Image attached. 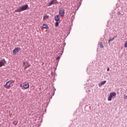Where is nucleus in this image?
<instances>
[{
	"mask_svg": "<svg viewBox=\"0 0 127 127\" xmlns=\"http://www.w3.org/2000/svg\"><path fill=\"white\" fill-rule=\"evenodd\" d=\"M20 88H22V84H20Z\"/></svg>",
	"mask_w": 127,
	"mask_h": 127,
	"instance_id": "aec40b11",
	"label": "nucleus"
},
{
	"mask_svg": "<svg viewBox=\"0 0 127 127\" xmlns=\"http://www.w3.org/2000/svg\"><path fill=\"white\" fill-rule=\"evenodd\" d=\"M127 96H124V100H127Z\"/></svg>",
	"mask_w": 127,
	"mask_h": 127,
	"instance_id": "6ab92c4d",
	"label": "nucleus"
},
{
	"mask_svg": "<svg viewBox=\"0 0 127 127\" xmlns=\"http://www.w3.org/2000/svg\"><path fill=\"white\" fill-rule=\"evenodd\" d=\"M13 83V80L12 79L6 82L5 85H4V87L7 88V87H10V86L12 85Z\"/></svg>",
	"mask_w": 127,
	"mask_h": 127,
	"instance_id": "7ed1b4c3",
	"label": "nucleus"
},
{
	"mask_svg": "<svg viewBox=\"0 0 127 127\" xmlns=\"http://www.w3.org/2000/svg\"><path fill=\"white\" fill-rule=\"evenodd\" d=\"M55 26H56V27H58V26H59V22H56L55 23Z\"/></svg>",
	"mask_w": 127,
	"mask_h": 127,
	"instance_id": "dca6fc26",
	"label": "nucleus"
},
{
	"mask_svg": "<svg viewBox=\"0 0 127 127\" xmlns=\"http://www.w3.org/2000/svg\"><path fill=\"white\" fill-rule=\"evenodd\" d=\"M49 26H48V25L47 24H44L43 25V28H45V29H48V28H49Z\"/></svg>",
	"mask_w": 127,
	"mask_h": 127,
	"instance_id": "f8f14e48",
	"label": "nucleus"
},
{
	"mask_svg": "<svg viewBox=\"0 0 127 127\" xmlns=\"http://www.w3.org/2000/svg\"><path fill=\"white\" fill-rule=\"evenodd\" d=\"M99 45L100 47V48H104V44H103L102 43H99Z\"/></svg>",
	"mask_w": 127,
	"mask_h": 127,
	"instance_id": "4468645a",
	"label": "nucleus"
},
{
	"mask_svg": "<svg viewBox=\"0 0 127 127\" xmlns=\"http://www.w3.org/2000/svg\"><path fill=\"white\" fill-rule=\"evenodd\" d=\"M114 39H115V37L112 38H110L108 40V42L109 43H110V42H112V41H113V40H114Z\"/></svg>",
	"mask_w": 127,
	"mask_h": 127,
	"instance_id": "ddd939ff",
	"label": "nucleus"
},
{
	"mask_svg": "<svg viewBox=\"0 0 127 127\" xmlns=\"http://www.w3.org/2000/svg\"><path fill=\"white\" fill-rule=\"evenodd\" d=\"M125 47H126V48H127V41L125 42Z\"/></svg>",
	"mask_w": 127,
	"mask_h": 127,
	"instance_id": "f3484780",
	"label": "nucleus"
},
{
	"mask_svg": "<svg viewBox=\"0 0 127 127\" xmlns=\"http://www.w3.org/2000/svg\"><path fill=\"white\" fill-rule=\"evenodd\" d=\"M106 83H107L106 80L102 81L100 83H99L98 86H99V87H102L103 86V85H105V84H106Z\"/></svg>",
	"mask_w": 127,
	"mask_h": 127,
	"instance_id": "1a4fd4ad",
	"label": "nucleus"
},
{
	"mask_svg": "<svg viewBox=\"0 0 127 127\" xmlns=\"http://www.w3.org/2000/svg\"><path fill=\"white\" fill-rule=\"evenodd\" d=\"M18 124V121H14L13 122V125H14L15 126H16Z\"/></svg>",
	"mask_w": 127,
	"mask_h": 127,
	"instance_id": "2eb2a0df",
	"label": "nucleus"
},
{
	"mask_svg": "<svg viewBox=\"0 0 127 127\" xmlns=\"http://www.w3.org/2000/svg\"><path fill=\"white\" fill-rule=\"evenodd\" d=\"M23 87L25 89H28V88H29V84L24 83L23 84Z\"/></svg>",
	"mask_w": 127,
	"mask_h": 127,
	"instance_id": "423d86ee",
	"label": "nucleus"
},
{
	"mask_svg": "<svg viewBox=\"0 0 127 127\" xmlns=\"http://www.w3.org/2000/svg\"><path fill=\"white\" fill-rule=\"evenodd\" d=\"M59 14L61 16L62 15H64V10L63 9H60L59 10Z\"/></svg>",
	"mask_w": 127,
	"mask_h": 127,
	"instance_id": "9b49d317",
	"label": "nucleus"
},
{
	"mask_svg": "<svg viewBox=\"0 0 127 127\" xmlns=\"http://www.w3.org/2000/svg\"><path fill=\"white\" fill-rule=\"evenodd\" d=\"M116 96H117V93L116 92H114L110 93V95L108 98V101H112L113 97H116Z\"/></svg>",
	"mask_w": 127,
	"mask_h": 127,
	"instance_id": "f03ea898",
	"label": "nucleus"
},
{
	"mask_svg": "<svg viewBox=\"0 0 127 127\" xmlns=\"http://www.w3.org/2000/svg\"><path fill=\"white\" fill-rule=\"evenodd\" d=\"M6 63L5 60L1 61L0 62V67H2V66H4V64Z\"/></svg>",
	"mask_w": 127,
	"mask_h": 127,
	"instance_id": "0eeeda50",
	"label": "nucleus"
},
{
	"mask_svg": "<svg viewBox=\"0 0 127 127\" xmlns=\"http://www.w3.org/2000/svg\"><path fill=\"white\" fill-rule=\"evenodd\" d=\"M107 71H110V68L109 67L107 68Z\"/></svg>",
	"mask_w": 127,
	"mask_h": 127,
	"instance_id": "412c9836",
	"label": "nucleus"
},
{
	"mask_svg": "<svg viewBox=\"0 0 127 127\" xmlns=\"http://www.w3.org/2000/svg\"><path fill=\"white\" fill-rule=\"evenodd\" d=\"M30 66V64H29L28 63V65L27 66H26L24 69H26L27 68H28V67H29Z\"/></svg>",
	"mask_w": 127,
	"mask_h": 127,
	"instance_id": "a211bd4d",
	"label": "nucleus"
},
{
	"mask_svg": "<svg viewBox=\"0 0 127 127\" xmlns=\"http://www.w3.org/2000/svg\"><path fill=\"white\" fill-rule=\"evenodd\" d=\"M55 20H56V21H59V20H60V16H59V15L55 16Z\"/></svg>",
	"mask_w": 127,
	"mask_h": 127,
	"instance_id": "9d476101",
	"label": "nucleus"
},
{
	"mask_svg": "<svg viewBox=\"0 0 127 127\" xmlns=\"http://www.w3.org/2000/svg\"><path fill=\"white\" fill-rule=\"evenodd\" d=\"M48 18H49V15L46 14L44 15L43 20L44 21H45L47 20Z\"/></svg>",
	"mask_w": 127,
	"mask_h": 127,
	"instance_id": "6e6552de",
	"label": "nucleus"
},
{
	"mask_svg": "<svg viewBox=\"0 0 127 127\" xmlns=\"http://www.w3.org/2000/svg\"><path fill=\"white\" fill-rule=\"evenodd\" d=\"M28 4L24 5L21 7H19L17 9L15 10L14 12H20V11H23V10H26V9H29Z\"/></svg>",
	"mask_w": 127,
	"mask_h": 127,
	"instance_id": "f257e3e1",
	"label": "nucleus"
},
{
	"mask_svg": "<svg viewBox=\"0 0 127 127\" xmlns=\"http://www.w3.org/2000/svg\"><path fill=\"white\" fill-rule=\"evenodd\" d=\"M20 50V48L19 47L15 48L12 52L13 55H16V53H18V51Z\"/></svg>",
	"mask_w": 127,
	"mask_h": 127,
	"instance_id": "20e7f679",
	"label": "nucleus"
},
{
	"mask_svg": "<svg viewBox=\"0 0 127 127\" xmlns=\"http://www.w3.org/2000/svg\"><path fill=\"white\" fill-rule=\"evenodd\" d=\"M58 3L57 0H53L51 2L49 3L48 6H50V5H52V4H57Z\"/></svg>",
	"mask_w": 127,
	"mask_h": 127,
	"instance_id": "39448f33",
	"label": "nucleus"
}]
</instances>
